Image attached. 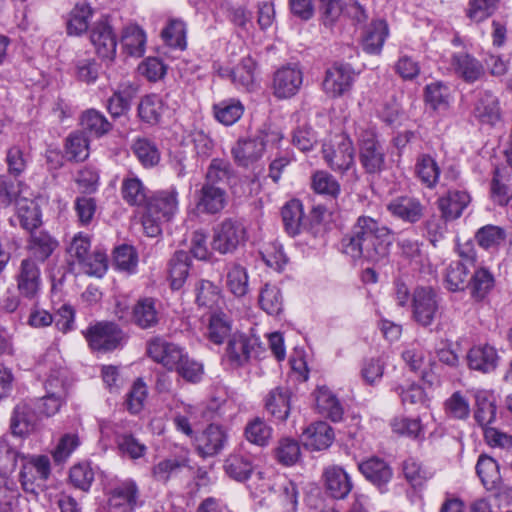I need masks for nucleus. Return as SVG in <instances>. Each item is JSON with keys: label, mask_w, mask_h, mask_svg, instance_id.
I'll use <instances>...</instances> for the list:
<instances>
[{"label": "nucleus", "mask_w": 512, "mask_h": 512, "mask_svg": "<svg viewBox=\"0 0 512 512\" xmlns=\"http://www.w3.org/2000/svg\"><path fill=\"white\" fill-rule=\"evenodd\" d=\"M316 407L318 412L334 422L340 421L343 416V408L327 387H319L315 392Z\"/></svg>", "instance_id": "c9c22d12"}, {"label": "nucleus", "mask_w": 512, "mask_h": 512, "mask_svg": "<svg viewBox=\"0 0 512 512\" xmlns=\"http://www.w3.org/2000/svg\"><path fill=\"white\" fill-rule=\"evenodd\" d=\"M140 492L136 482L132 479L117 481L109 488L108 504L120 512L133 511L139 502Z\"/></svg>", "instance_id": "4468645a"}, {"label": "nucleus", "mask_w": 512, "mask_h": 512, "mask_svg": "<svg viewBox=\"0 0 512 512\" xmlns=\"http://www.w3.org/2000/svg\"><path fill=\"white\" fill-rule=\"evenodd\" d=\"M227 203V194L222 186L203 184L197 202V208L203 213L216 214L224 209Z\"/></svg>", "instance_id": "cd10ccee"}, {"label": "nucleus", "mask_w": 512, "mask_h": 512, "mask_svg": "<svg viewBox=\"0 0 512 512\" xmlns=\"http://www.w3.org/2000/svg\"><path fill=\"white\" fill-rule=\"evenodd\" d=\"M359 470L367 480L378 487L387 484L392 478V470L389 465L377 457L361 462Z\"/></svg>", "instance_id": "473e14b6"}, {"label": "nucleus", "mask_w": 512, "mask_h": 512, "mask_svg": "<svg viewBox=\"0 0 512 512\" xmlns=\"http://www.w3.org/2000/svg\"><path fill=\"white\" fill-rule=\"evenodd\" d=\"M356 76L349 64L335 63L325 72L323 91L331 98L342 97L351 92Z\"/></svg>", "instance_id": "6e6552de"}, {"label": "nucleus", "mask_w": 512, "mask_h": 512, "mask_svg": "<svg viewBox=\"0 0 512 512\" xmlns=\"http://www.w3.org/2000/svg\"><path fill=\"white\" fill-rule=\"evenodd\" d=\"M494 286V277L485 268L475 271L471 280L468 282L471 296L476 300H482Z\"/></svg>", "instance_id": "13d9d810"}, {"label": "nucleus", "mask_w": 512, "mask_h": 512, "mask_svg": "<svg viewBox=\"0 0 512 512\" xmlns=\"http://www.w3.org/2000/svg\"><path fill=\"white\" fill-rule=\"evenodd\" d=\"M305 445L312 450L328 448L334 440V432L326 422H316L305 429Z\"/></svg>", "instance_id": "72a5a7b5"}, {"label": "nucleus", "mask_w": 512, "mask_h": 512, "mask_svg": "<svg viewBox=\"0 0 512 512\" xmlns=\"http://www.w3.org/2000/svg\"><path fill=\"white\" fill-rule=\"evenodd\" d=\"M266 409L276 420H286L290 412L288 389L277 387L271 390L266 399Z\"/></svg>", "instance_id": "e433bc0d"}, {"label": "nucleus", "mask_w": 512, "mask_h": 512, "mask_svg": "<svg viewBox=\"0 0 512 512\" xmlns=\"http://www.w3.org/2000/svg\"><path fill=\"white\" fill-rule=\"evenodd\" d=\"M161 36L170 47L181 50L186 48V25L181 20H171L162 30Z\"/></svg>", "instance_id": "774afa93"}, {"label": "nucleus", "mask_w": 512, "mask_h": 512, "mask_svg": "<svg viewBox=\"0 0 512 512\" xmlns=\"http://www.w3.org/2000/svg\"><path fill=\"white\" fill-rule=\"evenodd\" d=\"M196 302L209 310L218 308L222 303L219 288L210 281L201 280L196 286Z\"/></svg>", "instance_id": "3c124183"}, {"label": "nucleus", "mask_w": 512, "mask_h": 512, "mask_svg": "<svg viewBox=\"0 0 512 512\" xmlns=\"http://www.w3.org/2000/svg\"><path fill=\"white\" fill-rule=\"evenodd\" d=\"M468 266L461 261H453L446 269L445 282L450 291H460L468 286Z\"/></svg>", "instance_id": "864d4df0"}, {"label": "nucleus", "mask_w": 512, "mask_h": 512, "mask_svg": "<svg viewBox=\"0 0 512 512\" xmlns=\"http://www.w3.org/2000/svg\"><path fill=\"white\" fill-rule=\"evenodd\" d=\"M67 370L62 363H55L50 367L44 387L47 393H53L58 397H67Z\"/></svg>", "instance_id": "4d7b16f0"}, {"label": "nucleus", "mask_w": 512, "mask_h": 512, "mask_svg": "<svg viewBox=\"0 0 512 512\" xmlns=\"http://www.w3.org/2000/svg\"><path fill=\"white\" fill-rule=\"evenodd\" d=\"M258 348L259 344L256 339L235 333L228 340L223 362L233 369L244 367L257 353Z\"/></svg>", "instance_id": "9d476101"}, {"label": "nucleus", "mask_w": 512, "mask_h": 512, "mask_svg": "<svg viewBox=\"0 0 512 512\" xmlns=\"http://www.w3.org/2000/svg\"><path fill=\"white\" fill-rule=\"evenodd\" d=\"M59 242L45 230L32 231L27 239L26 249L29 257L36 263L48 260L58 248Z\"/></svg>", "instance_id": "4be33fe9"}, {"label": "nucleus", "mask_w": 512, "mask_h": 512, "mask_svg": "<svg viewBox=\"0 0 512 512\" xmlns=\"http://www.w3.org/2000/svg\"><path fill=\"white\" fill-rule=\"evenodd\" d=\"M391 230L369 216H360L352 235L343 239L344 253L353 259L377 263L389 254Z\"/></svg>", "instance_id": "f257e3e1"}, {"label": "nucleus", "mask_w": 512, "mask_h": 512, "mask_svg": "<svg viewBox=\"0 0 512 512\" xmlns=\"http://www.w3.org/2000/svg\"><path fill=\"white\" fill-rule=\"evenodd\" d=\"M121 197L125 203L133 207L146 208L149 200V190L142 180L136 176L124 177L120 188Z\"/></svg>", "instance_id": "c85d7f7f"}, {"label": "nucleus", "mask_w": 512, "mask_h": 512, "mask_svg": "<svg viewBox=\"0 0 512 512\" xmlns=\"http://www.w3.org/2000/svg\"><path fill=\"white\" fill-rule=\"evenodd\" d=\"M274 455L282 465L292 466L300 459V444L290 437L281 438L274 449Z\"/></svg>", "instance_id": "8fccbe9b"}, {"label": "nucleus", "mask_w": 512, "mask_h": 512, "mask_svg": "<svg viewBox=\"0 0 512 512\" xmlns=\"http://www.w3.org/2000/svg\"><path fill=\"white\" fill-rule=\"evenodd\" d=\"M391 428L394 433L413 439L424 437V427L419 418L398 416L392 419Z\"/></svg>", "instance_id": "680f3d73"}, {"label": "nucleus", "mask_w": 512, "mask_h": 512, "mask_svg": "<svg viewBox=\"0 0 512 512\" xmlns=\"http://www.w3.org/2000/svg\"><path fill=\"white\" fill-rule=\"evenodd\" d=\"M132 322L142 329L156 326L159 322V310L153 298H140L132 307Z\"/></svg>", "instance_id": "7c9ffc66"}, {"label": "nucleus", "mask_w": 512, "mask_h": 512, "mask_svg": "<svg viewBox=\"0 0 512 512\" xmlns=\"http://www.w3.org/2000/svg\"><path fill=\"white\" fill-rule=\"evenodd\" d=\"M17 206V218L20 226L31 233L42 224V213L39 205L27 197L20 199Z\"/></svg>", "instance_id": "f704fd0d"}, {"label": "nucleus", "mask_w": 512, "mask_h": 512, "mask_svg": "<svg viewBox=\"0 0 512 512\" xmlns=\"http://www.w3.org/2000/svg\"><path fill=\"white\" fill-rule=\"evenodd\" d=\"M451 66L455 74L468 83H473L484 75V67L481 62L468 53L454 54Z\"/></svg>", "instance_id": "a878e982"}, {"label": "nucleus", "mask_w": 512, "mask_h": 512, "mask_svg": "<svg viewBox=\"0 0 512 512\" xmlns=\"http://www.w3.org/2000/svg\"><path fill=\"white\" fill-rule=\"evenodd\" d=\"M253 468L252 457L241 453L231 454L224 463L226 474L240 482L249 478Z\"/></svg>", "instance_id": "ea45409f"}, {"label": "nucleus", "mask_w": 512, "mask_h": 512, "mask_svg": "<svg viewBox=\"0 0 512 512\" xmlns=\"http://www.w3.org/2000/svg\"><path fill=\"white\" fill-rule=\"evenodd\" d=\"M188 459L184 456L170 457L159 461L152 469V475L155 480L167 482L172 476L187 466Z\"/></svg>", "instance_id": "5fc2aeb1"}, {"label": "nucleus", "mask_w": 512, "mask_h": 512, "mask_svg": "<svg viewBox=\"0 0 512 512\" xmlns=\"http://www.w3.org/2000/svg\"><path fill=\"white\" fill-rule=\"evenodd\" d=\"M440 297L431 287H417L412 295V317L421 326H430L440 309Z\"/></svg>", "instance_id": "0eeeda50"}, {"label": "nucleus", "mask_w": 512, "mask_h": 512, "mask_svg": "<svg viewBox=\"0 0 512 512\" xmlns=\"http://www.w3.org/2000/svg\"><path fill=\"white\" fill-rule=\"evenodd\" d=\"M247 239L244 224L236 219L226 218L214 228L212 248L221 254L234 252Z\"/></svg>", "instance_id": "39448f33"}, {"label": "nucleus", "mask_w": 512, "mask_h": 512, "mask_svg": "<svg viewBox=\"0 0 512 512\" xmlns=\"http://www.w3.org/2000/svg\"><path fill=\"white\" fill-rule=\"evenodd\" d=\"M491 398L492 395L487 391L481 390L475 393L476 410L474 417L483 430L490 427L489 425L496 418V406Z\"/></svg>", "instance_id": "c03bdc74"}, {"label": "nucleus", "mask_w": 512, "mask_h": 512, "mask_svg": "<svg viewBox=\"0 0 512 512\" xmlns=\"http://www.w3.org/2000/svg\"><path fill=\"white\" fill-rule=\"evenodd\" d=\"M476 472L487 490H493L501 482L498 463L487 455H481L476 464Z\"/></svg>", "instance_id": "37998d69"}, {"label": "nucleus", "mask_w": 512, "mask_h": 512, "mask_svg": "<svg viewBox=\"0 0 512 512\" xmlns=\"http://www.w3.org/2000/svg\"><path fill=\"white\" fill-rule=\"evenodd\" d=\"M259 303L267 314L278 315L283 309V298L279 288L266 284L260 292Z\"/></svg>", "instance_id": "0e129e2a"}, {"label": "nucleus", "mask_w": 512, "mask_h": 512, "mask_svg": "<svg viewBox=\"0 0 512 512\" xmlns=\"http://www.w3.org/2000/svg\"><path fill=\"white\" fill-rule=\"evenodd\" d=\"M359 161L368 174L380 173L385 168V151L377 139L374 127H359L357 131Z\"/></svg>", "instance_id": "7ed1b4c3"}, {"label": "nucleus", "mask_w": 512, "mask_h": 512, "mask_svg": "<svg viewBox=\"0 0 512 512\" xmlns=\"http://www.w3.org/2000/svg\"><path fill=\"white\" fill-rule=\"evenodd\" d=\"M387 210L393 217L414 224L423 217L425 207L418 198L402 195L393 198L387 204Z\"/></svg>", "instance_id": "412c9836"}, {"label": "nucleus", "mask_w": 512, "mask_h": 512, "mask_svg": "<svg viewBox=\"0 0 512 512\" xmlns=\"http://www.w3.org/2000/svg\"><path fill=\"white\" fill-rule=\"evenodd\" d=\"M327 492L336 499H344L352 490V481L348 473L340 466L333 465L324 471Z\"/></svg>", "instance_id": "393cba45"}, {"label": "nucleus", "mask_w": 512, "mask_h": 512, "mask_svg": "<svg viewBox=\"0 0 512 512\" xmlns=\"http://www.w3.org/2000/svg\"><path fill=\"white\" fill-rule=\"evenodd\" d=\"M256 66L254 59L247 56L242 58L234 68H220L218 73L223 78H229L238 89L251 91L256 86Z\"/></svg>", "instance_id": "aec40b11"}, {"label": "nucleus", "mask_w": 512, "mask_h": 512, "mask_svg": "<svg viewBox=\"0 0 512 512\" xmlns=\"http://www.w3.org/2000/svg\"><path fill=\"white\" fill-rule=\"evenodd\" d=\"M179 193L175 187L154 192L148 200L146 208L150 213L164 221H170L179 210Z\"/></svg>", "instance_id": "a211bd4d"}, {"label": "nucleus", "mask_w": 512, "mask_h": 512, "mask_svg": "<svg viewBox=\"0 0 512 512\" xmlns=\"http://www.w3.org/2000/svg\"><path fill=\"white\" fill-rule=\"evenodd\" d=\"M164 105L160 96L149 94L144 96L138 105V115L146 123L156 124L163 113Z\"/></svg>", "instance_id": "de8ad7c7"}, {"label": "nucleus", "mask_w": 512, "mask_h": 512, "mask_svg": "<svg viewBox=\"0 0 512 512\" xmlns=\"http://www.w3.org/2000/svg\"><path fill=\"white\" fill-rule=\"evenodd\" d=\"M92 16V8L87 3H78L71 10L67 22V32L69 35H81L88 29V21Z\"/></svg>", "instance_id": "49530a36"}, {"label": "nucleus", "mask_w": 512, "mask_h": 512, "mask_svg": "<svg viewBox=\"0 0 512 512\" xmlns=\"http://www.w3.org/2000/svg\"><path fill=\"white\" fill-rule=\"evenodd\" d=\"M414 172L422 185L434 189L439 182L441 170L432 156L421 154L416 159Z\"/></svg>", "instance_id": "2f4dec72"}, {"label": "nucleus", "mask_w": 512, "mask_h": 512, "mask_svg": "<svg viewBox=\"0 0 512 512\" xmlns=\"http://www.w3.org/2000/svg\"><path fill=\"white\" fill-rule=\"evenodd\" d=\"M121 43L128 55L140 57L145 52L146 34L138 25L130 24L122 32Z\"/></svg>", "instance_id": "4c0bfd02"}, {"label": "nucleus", "mask_w": 512, "mask_h": 512, "mask_svg": "<svg viewBox=\"0 0 512 512\" xmlns=\"http://www.w3.org/2000/svg\"><path fill=\"white\" fill-rule=\"evenodd\" d=\"M90 41L102 59L113 60L116 55L117 38L109 15H102L90 28Z\"/></svg>", "instance_id": "1a4fd4ad"}, {"label": "nucleus", "mask_w": 512, "mask_h": 512, "mask_svg": "<svg viewBox=\"0 0 512 512\" xmlns=\"http://www.w3.org/2000/svg\"><path fill=\"white\" fill-rule=\"evenodd\" d=\"M505 238V230L496 225H485L475 234L478 245L486 250L498 247Z\"/></svg>", "instance_id": "338daca9"}, {"label": "nucleus", "mask_w": 512, "mask_h": 512, "mask_svg": "<svg viewBox=\"0 0 512 512\" xmlns=\"http://www.w3.org/2000/svg\"><path fill=\"white\" fill-rule=\"evenodd\" d=\"M232 169L228 161L215 158L212 159L206 172L204 184L210 186H222L231 177Z\"/></svg>", "instance_id": "bf43d9fd"}, {"label": "nucleus", "mask_w": 512, "mask_h": 512, "mask_svg": "<svg viewBox=\"0 0 512 512\" xmlns=\"http://www.w3.org/2000/svg\"><path fill=\"white\" fill-rule=\"evenodd\" d=\"M40 426V416L34 404L29 402L18 403L10 419L11 433L17 437H27L35 433Z\"/></svg>", "instance_id": "2eb2a0df"}, {"label": "nucleus", "mask_w": 512, "mask_h": 512, "mask_svg": "<svg viewBox=\"0 0 512 512\" xmlns=\"http://www.w3.org/2000/svg\"><path fill=\"white\" fill-rule=\"evenodd\" d=\"M473 113L482 124L495 126L501 121L502 117L498 97L488 91L480 93L475 102Z\"/></svg>", "instance_id": "5701e85b"}, {"label": "nucleus", "mask_w": 512, "mask_h": 512, "mask_svg": "<svg viewBox=\"0 0 512 512\" xmlns=\"http://www.w3.org/2000/svg\"><path fill=\"white\" fill-rule=\"evenodd\" d=\"M226 285L235 296H244L248 292V274L246 269L236 263L229 265L227 268Z\"/></svg>", "instance_id": "603ef678"}, {"label": "nucleus", "mask_w": 512, "mask_h": 512, "mask_svg": "<svg viewBox=\"0 0 512 512\" xmlns=\"http://www.w3.org/2000/svg\"><path fill=\"white\" fill-rule=\"evenodd\" d=\"M303 83V71L297 64H288L275 71L272 82L273 95L288 99L296 95Z\"/></svg>", "instance_id": "9b49d317"}, {"label": "nucleus", "mask_w": 512, "mask_h": 512, "mask_svg": "<svg viewBox=\"0 0 512 512\" xmlns=\"http://www.w3.org/2000/svg\"><path fill=\"white\" fill-rule=\"evenodd\" d=\"M225 440L224 430L211 424L196 438V447L202 456H214L222 450Z\"/></svg>", "instance_id": "c756f323"}, {"label": "nucleus", "mask_w": 512, "mask_h": 512, "mask_svg": "<svg viewBox=\"0 0 512 512\" xmlns=\"http://www.w3.org/2000/svg\"><path fill=\"white\" fill-rule=\"evenodd\" d=\"M51 464L46 455L21 456L19 480L24 491L35 493L36 487L50 476Z\"/></svg>", "instance_id": "423d86ee"}, {"label": "nucleus", "mask_w": 512, "mask_h": 512, "mask_svg": "<svg viewBox=\"0 0 512 512\" xmlns=\"http://www.w3.org/2000/svg\"><path fill=\"white\" fill-rule=\"evenodd\" d=\"M402 358L411 371L419 372L423 379L426 378L427 353L420 344L408 345L402 352Z\"/></svg>", "instance_id": "e2e57ef3"}, {"label": "nucleus", "mask_w": 512, "mask_h": 512, "mask_svg": "<svg viewBox=\"0 0 512 512\" xmlns=\"http://www.w3.org/2000/svg\"><path fill=\"white\" fill-rule=\"evenodd\" d=\"M184 349L177 344L167 342L162 338H154L147 344V354L156 363L161 364L169 371L177 368L184 357Z\"/></svg>", "instance_id": "f3484780"}, {"label": "nucleus", "mask_w": 512, "mask_h": 512, "mask_svg": "<svg viewBox=\"0 0 512 512\" xmlns=\"http://www.w3.org/2000/svg\"><path fill=\"white\" fill-rule=\"evenodd\" d=\"M15 280L22 297L30 300L38 297L42 287L41 270L33 259L25 258L20 262Z\"/></svg>", "instance_id": "ddd939ff"}, {"label": "nucleus", "mask_w": 512, "mask_h": 512, "mask_svg": "<svg viewBox=\"0 0 512 512\" xmlns=\"http://www.w3.org/2000/svg\"><path fill=\"white\" fill-rule=\"evenodd\" d=\"M25 187V184L17 178L0 175V206L6 208L25 198L23 195Z\"/></svg>", "instance_id": "a19ab883"}, {"label": "nucleus", "mask_w": 512, "mask_h": 512, "mask_svg": "<svg viewBox=\"0 0 512 512\" xmlns=\"http://www.w3.org/2000/svg\"><path fill=\"white\" fill-rule=\"evenodd\" d=\"M90 246V239L78 234L72 239L67 252L73 263H77L85 274L101 278L108 268L107 254L98 249L90 252Z\"/></svg>", "instance_id": "f03ea898"}, {"label": "nucleus", "mask_w": 512, "mask_h": 512, "mask_svg": "<svg viewBox=\"0 0 512 512\" xmlns=\"http://www.w3.org/2000/svg\"><path fill=\"white\" fill-rule=\"evenodd\" d=\"M270 137L276 138L275 135L261 133L253 138L238 140L232 148L235 162L240 166L248 167L258 161L262 157Z\"/></svg>", "instance_id": "dca6fc26"}, {"label": "nucleus", "mask_w": 512, "mask_h": 512, "mask_svg": "<svg viewBox=\"0 0 512 512\" xmlns=\"http://www.w3.org/2000/svg\"><path fill=\"white\" fill-rule=\"evenodd\" d=\"M231 330V321L226 314L215 312L210 316L207 337L211 342L222 344L230 336Z\"/></svg>", "instance_id": "09e8293b"}, {"label": "nucleus", "mask_w": 512, "mask_h": 512, "mask_svg": "<svg viewBox=\"0 0 512 512\" xmlns=\"http://www.w3.org/2000/svg\"><path fill=\"white\" fill-rule=\"evenodd\" d=\"M468 365L472 370L489 373L496 369L499 361L497 350L489 344L473 346L467 355Z\"/></svg>", "instance_id": "b1692460"}, {"label": "nucleus", "mask_w": 512, "mask_h": 512, "mask_svg": "<svg viewBox=\"0 0 512 512\" xmlns=\"http://www.w3.org/2000/svg\"><path fill=\"white\" fill-rule=\"evenodd\" d=\"M312 189L322 195L336 198L340 193V184L326 171H316L311 178Z\"/></svg>", "instance_id": "69168bd1"}, {"label": "nucleus", "mask_w": 512, "mask_h": 512, "mask_svg": "<svg viewBox=\"0 0 512 512\" xmlns=\"http://www.w3.org/2000/svg\"><path fill=\"white\" fill-rule=\"evenodd\" d=\"M217 121L225 126H231L236 123L244 113V106L238 99L222 100L212 107Z\"/></svg>", "instance_id": "58836bf2"}, {"label": "nucleus", "mask_w": 512, "mask_h": 512, "mask_svg": "<svg viewBox=\"0 0 512 512\" xmlns=\"http://www.w3.org/2000/svg\"><path fill=\"white\" fill-rule=\"evenodd\" d=\"M90 347L98 351H111L117 348L123 339V333L112 322H98L84 333Z\"/></svg>", "instance_id": "f8f14e48"}, {"label": "nucleus", "mask_w": 512, "mask_h": 512, "mask_svg": "<svg viewBox=\"0 0 512 512\" xmlns=\"http://www.w3.org/2000/svg\"><path fill=\"white\" fill-rule=\"evenodd\" d=\"M303 218V207L301 202L297 199L290 200L282 208V219L285 229L292 236L301 232Z\"/></svg>", "instance_id": "a18cd8bd"}, {"label": "nucleus", "mask_w": 512, "mask_h": 512, "mask_svg": "<svg viewBox=\"0 0 512 512\" xmlns=\"http://www.w3.org/2000/svg\"><path fill=\"white\" fill-rule=\"evenodd\" d=\"M83 130L93 137H101L109 132L111 124L96 110L86 111L81 118Z\"/></svg>", "instance_id": "052dcab7"}, {"label": "nucleus", "mask_w": 512, "mask_h": 512, "mask_svg": "<svg viewBox=\"0 0 512 512\" xmlns=\"http://www.w3.org/2000/svg\"><path fill=\"white\" fill-rule=\"evenodd\" d=\"M134 155L144 167H153L160 160V153L155 144L146 138L136 139L131 147Z\"/></svg>", "instance_id": "6e6d98bb"}, {"label": "nucleus", "mask_w": 512, "mask_h": 512, "mask_svg": "<svg viewBox=\"0 0 512 512\" xmlns=\"http://www.w3.org/2000/svg\"><path fill=\"white\" fill-rule=\"evenodd\" d=\"M470 202L471 196L467 191L450 189L440 196L436 203L441 213V219L448 222L460 218Z\"/></svg>", "instance_id": "6ab92c4d"}, {"label": "nucleus", "mask_w": 512, "mask_h": 512, "mask_svg": "<svg viewBox=\"0 0 512 512\" xmlns=\"http://www.w3.org/2000/svg\"><path fill=\"white\" fill-rule=\"evenodd\" d=\"M322 152L328 166L336 172L344 173L355 166L353 142L345 134L335 135L323 145Z\"/></svg>", "instance_id": "20e7f679"}, {"label": "nucleus", "mask_w": 512, "mask_h": 512, "mask_svg": "<svg viewBox=\"0 0 512 512\" xmlns=\"http://www.w3.org/2000/svg\"><path fill=\"white\" fill-rule=\"evenodd\" d=\"M189 266L190 259L187 252H175L169 261V280L172 289L182 288L189 274Z\"/></svg>", "instance_id": "79ce46f5"}, {"label": "nucleus", "mask_w": 512, "mask_h": 512, "mask_svg": "<svg viewBox=\"0 0 512 512\" xmlns=\"http://www.w3.org/2000/svg\"><path fill=\"white\" fill-rule=\"evenodd\" d=\"M388 35L389 28L385 20L372 21L363 32L361 43L363 50L372 55L380 54Z\"/></svg>", "instance_id": "bb28decb"}]
</instances>
